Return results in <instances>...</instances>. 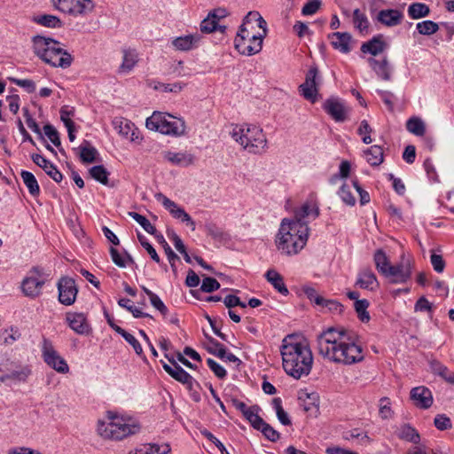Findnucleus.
I'll use <instances>...</instances> for the list:
<instances>
[{"label": "nucleus", "mask_w": 454, "mask_h": 454, "mask_svg": "<svg viewBox=\"0 0 454 454\" xmlns=\"http://www.w3.org/2000/svg\"><path fill=\"white\" fill-rule=\"evenodd\" d=\"M129 215L132 217L137 223H139L147 233L152 235L156 233V228L145 216L137 212H129Z\"/></svg>", "instance_id": "48"}, {"label": "nucleus", "mask_w": 454, "mask_h": 454, "mask_svg": "<svg viewBox=\"0 0 454 454\" xmlns=\"http://www.w3.org/2000/svg\"><path fill=\"white\" fill-rule=\"evenodd\" d=\"M266 35L267 29H264L262 33H259L258 35H253L251 38L247 39V41H243L242 38H235V49L245 56L255 55L262 51L263 38Z\"/></svg>", "instance_id": "14"}, {"label": "nucleus", "mask_w": 454, "mask_h": 454, "mask_svg": "<svg viewBox=\"0 0 454 454\" xmlns=\"http://www.w3.org/2000/svg\"><path fill=\"white\" fill-rule=\"evenodd\" d=\"M145 126L150 130L165 135L182 136L185 131L184 120L157 111L146 119Z\"/></svg>", "instance_id": "6"}, {"label": "nucleus", "mask_w": 454, "mask_h": 454, "mask_svg": "<svg viewBox=\"0 0 454 454\" xmlns=\"http://www.w3.org/2000/svg\"><path fill=\"white\" fill-rule=\"evenodd\" d=\"M256 430L261 431L266 439L273 442H277L280 437V434L264 420Z\"/></svg>", "instance_id": "50"}, {"label": "nucleus", "mask_w": 454, "mask_h": 454, "mask_svg": "<svg viewBox=\"0 0 454 454\" xmlns=\"http://www.w3.org/2000/svg\"><path fill=\"white\" fill-rule=\"evenodd\" d=\"M309 233V226L292 223L290 219L285 218L280 223L275 239L276 247L284 254H297L305 247Z\"/></svg>", "instance_id": "3"}, {"label": "nucleus", "mask_w": 454, "mask_h": 454, "mask_svg": "<svg viewBox=\"0 0 454 454\" xmlns=\"http://www.w3.org/2000/svg\"><path fill=\"white\" fill-rule=\"evenodd\" d=\"M42 357L44 363L57 372L65 374L69 372L67 361L54 348L52 342L46 338L43 339Z\"/></svg>", "instance_id": "8"}, {"label": "nucleus", "mask_w": 454, "mask_h": 454, "mask_svg": "<svg viewBox=\"0 0 454 454\" xmlns=\"http://www.w3.org/2000/svg\"><path fill=\"white\" fill-rule=\"evenodd\" d=\"M80 159L83 163H92L96 160L98 151L95 147L91 146L90 142L84 140L79 147Z\"/></svg>", "instance_id": "38"}, {"label": "nucleus", "mask_w": 454, "mask_h": 454, "mask_svg": "<svg viewBox=\"0 0 454 454\" xmlns=\"http://www.w3.org/2000/svg\"><path fill=\"white\" fill-rule=\"evenodd\" d=\"M318 215L319 207L317 203L313 200H309L294 211V218L291 222L308 226L309 222L315 220Z\"/></svg>", "instance_id": "15"}, {"label": "nucleus", "mask_w": 454, "mask_h": 454, "mask_svg": "<svg viewBox=\"0 0 454 454\" xmlns=\"http://www.w3.org/2000/svg\"><path fill=\"white\" fill-rule=\"evenodd\" d=\"M59 11L73 16L85 15L94 9L91 0H52Z\"/></svg>", "instance_id": "11"}, {"label": "nucleus", "mask_w": 454, "mask_h": 454, "mask_svg": "<svg viewBox=\"0 0 454 454\" xmlns=\"http://www.w3.org/2000/svg\"><path fill=\"white\" fill-rule=\"evenodd\" d=\"M34 20L36 23H38L43 27H46L56 28V27H61L63 26L62 21L57 16L50 15V14H44V15L35 17L34 19Z\"/></svg>", "instance_id": "44"}, {"label": "nucleus", "mask_w": 454, "mask_h": 454, "mask_svg": "<svg viewBox=\"0 0 454 454\" xmlns=\"http://www.w3.org/2000/svg\"><path fill=\"white\" fill-rule=\"evenodd\" d=\"M44 135L51 140V142L57 147L60 146V138L58 130L51 124L43 126Z\"/></svg>", "instance_id": "55"}, {"label": "nucleus", "mask_w": 454, "mask_h": 454, "mask_svg": "<svg viewBox=\"0 0 454 454\" xmlns=\"http://www.w3.org/2000/svg\"><path fill=\"white\" fill-rule=\"evenodd\" d=\"M339 195H340V199L342 200V201L344 203H346L347 205H348V206H354L355 205L356 199L352 195V193L350 192V189H349V187L347 184H343L340 187V189L339 191Z\"/></svg>", "instance_id": "62"}, {"label": "nucleus", "mask_w": 454, "mask_h": 454, "mask_svg": "<svg viewBox=\"0 0 454 454\" xmlns=\"http://www.w3.org/2000/svg\"><path fill=\"white\" fill-rule=\"evenodd\" d=\"M20 176L23 183L28 189L29 193L32 196H37L40 193V187L34 174L27 170H22Z\"/></svg>", "instance_id": "40"}, {"label": "nucleus", "mask_w": 454, "mask_h": 454, "mask_svg": "<svg viewBox=\"0 0 454 454\" xmlns=\"http://www.w3.org/2000/svg\"><path fill=\"white\" fill-rule=\"evenodd\" d=\"M200 27L202 33L209 34L217 30V22L207 14V18L200 22Z\"/></svg>", "instance_id": "61"}, {"label": "nucleus", "mask_w": 454, "mask_h": 454, "mask_svg": "<svg viewBox=\"0 0 454 454\" xmlns=\"http://www.w3.org/2000/svg\"><path fill=\"white\" fill-rule=\"evenodd\" d=\"M185 84L182 82H175L173 84L159 82L158 85L154 87L155 90H160L164 92H174L179 93L184 88Z\"/></svg>", "instance_id": "57"}, {"label": "nucleus", "mask_w": 454, "mask_h": 454, "mask_svg": "<svg viewBox=\"0 0 454 454\" xmlns=\"http://www.w3.org/2000/svg\"><path fill=\"white\" fill-rule=\"evenodd\" d=\"M46 277L43 270L38 267H34L28 276H27L21 284L23 294L30 298H35L42 293V288L45 284Z\"/></svg>", "instance_id": "10"}, {"label": "nucleus", "mask_w": 454, "mask_h": 454, "mask_svg": "<svg viewBox=\"0 0 454 454\" xmlns=\"http://www.w3.org/2000/svg\"><path fill=\"white\" fill-rule=\"evenodd\" d=\"M164 158L174 165L180 167H188L193 164L194 156L188 153L167 152Z\"/></svg>", "instance_id": "29"}, {"label": "nucleus", "mask_w": 454, "mask_h": 454, "mask_svg": "<svg viewBox=\"0 0 454 454\" xmlns=\"http://www.w3.org/2000/svg\"><path fill=\"white\" fill-rule=\"evenodd\" d=\"M166 357L168 359L170 364L161 361L164 371L174 380L185 385L189 389H192L193 382L192 376L184 371L173 357H168V355H166Z\"/></svg>", "instance_id": "17"}, {"label": "nucleus", "mask_w": 454, "mask_h": 454, "mask_svg": "<svg viewBox=\"0 0 454 454\" xmlns=\"http://www.w3.org/2000/svg\"><path fill=\"white\" fill-rule=\"evenodd\" d=\"M354 306L358 318L364 323L369 322L371 318L367 311L369 301L366 299L357 300L355 301Z\"/></svg>", "instance_id": "46"}, {"label": "nucleus", "mask_w": 454, "mask_h": 454, "mask_svg": "<svg viewBox=\"0 0 454 454\" xmlns=\"http://www.w3.org/2000/svg\"><path fill=\"white\" fill-rule=\"evenodd\" d=\"M272 405L276 411V414L279 422L284 426H289L292 424L288 414L285 411L282 407V401L279 397L272 400Z\"/></svg>", "instance_id": "45"}, {"label": "nucleus", "mask_w": 454, "mask_h": 454, "mask_svg": "<svg viewBox=\"0 0 454 454\" xmlns=\"http://www.w3.org/2000/svg\"><path fill=\"white\" fill-rule=\"evenodd\" d=\"M31 374L29 366H21L14 361L9 359L0 362V381L4 382L8 380L26 381Z\"/></svg>", "instance_id": "9"}, {"label": "nucleus", "mask_w": 454, "mask_h": 454, "mask_svg": "<svg viewBox=\"0 0 454 454\" xmlns=\"http://www.w3.org/2000/svg\"><path fill=\"white\" fill-rule=\"evenodd\" d=\"M434 425L438 430L441 431L450 429L452 427L450 419L447 417L445 414L436 415L434 419Z\"/></svg>", "instance_id": "58"}, {"label": "nucleus", "mask_w": 454, "mask_h": 454, "mask_svg": "<svg viewBox=\"0 0 454 454\" xmlns=\"http://www.w3.org/2000/svg\"><path fill=\"white\" fill-rule=\"evenodd\" d=\"M373 260L377 270L384 277L388 272V268H391L393 266L390 264L386 253L381 249H379L375 252Z\"/></svg>", "instance_id": "36"}, {"label": "nucleus", "mask_w": 454, "mask_h": 454, "mask_svg": "<svg viewBox=\"0 0 454 454\" xmlns=\"http://www.w3.org/2000/svg\"><path fill=\"white\" fill-rule=\"evenodd\" d=\"M113 125L118 133L123 137L130 139L131 141H134L137 138V137H135L136 129L134 127V123L128 119L116 117L113 121Z\"/></svg>", "instance_id": "25"}, {"label": "nucleus", "mask_w": 454, "mask_h": 454, "mask_svg": "<svg viewBox=\"0 0 454 454\" xmlns=\"http://www.w3.org/2000/svg\"><path fill=\"white\" fill-rule=\"evenodd\" d=\"M109 419L108 423L99 422L98 426L99 435L106 439L122 440L139 429L137 425L129 424L122 418L110 416Z\"/></svg>", "instance_id": "7"}, {"label": "nucleus", "mask_w": 454, "mask_h": 454, "mask_svg": "<svg viewBox=\"0 0 454 454\" xmlns=\"http://www.w3.org/2000/svg\"><path fill=\"white\" fill-rule=\"evenodd\" d=\"M390 400L387 397H382L380 400V416L383 419H387L392 416V410L390 407Z\"/></svg>", "instance_id": "59"}, {"label": "nucleus", "mask_w": 454, "mask_h": 454, "mask_svg": "<svg viewBox=\"0 0 454 454\" xmlns=\"http://www.w3.org/2000/svg\"><path fill=\"white\" fill-rule=\"evenodd\" d=\"M130 300L127 298H121L118 301V304L131 312L134 317L141 318L150 317L149 314L143 312L140 309L135 307L134 305H130Z\"/></svg>", "instance_id": "52"}, {"label": "nucleus", "mask_w": 454, "mask_h": 454, "mask_svg": "<svg viewBox=\"0 0 454 454\" xmlns=\"http://www.w3.org/2000/svg\"><path fill=\"white\" fill-rule=\"evenodd\" d=\"M266 279L283 295L288 294V289L284 283L283 277L274 270H269L265 274Z\"/></svg>", "instance_id": "33"}, {"label": "nucleus", "mask_w": 454, "mask_h": 454, "mask_svg": "<svg viewBox=\"0 0 454 454\" xmlns=\"http://www.w3.org/2000/svg\"><path fill=\"white\" fill-rule=\"evenodd\" d=\"M317 342L319 354L333 363L350 365L364 358L357 335L344 328H327Z\"/></svg>", "instance_id": "1"}, {"label": "nucleus", "mask_w": 454, "mask_h": 454, "mask_svg": "<svg viewBox=\"0 0 454 454\" xmlns=\"http://www.w3.org/2000/svg\"><path fill=\"white\" fill-rule=\"evenodd\" d=\"M168 451L169 450L160 452V449L158 444H151L148 448L136 450L135 452H130L129 454H168Z\"/></svg>", "instance_id": "64"}, {"label": "nucleus", "mask_w": 454, "mask_h": 454, "mask_svg": "<svg viewBox=\"0 0 454 454\" xmlns=\"http://www.w3.org/2000/svg\"><path fill=\"white\" fill-rule=\"evenodd\" d=\"M32 160L35 164L42 168L44 170V172L56 183H60L62 181L63 175L61 174V172L56 168V166L53 163L45 159L43 155L37 153L33 154Z\"/></svg>", "instance_id": "22"}, {"label": "nucleus", "mask_w": 454, "mask_h": 454, "mask_svg": "<svg viewBox=\"0 0 454 454\" xmlns=\"http://www.w3.org/2000/svg\"><path fill=\"white\" fill-rule=\"evenodd\" d=\"M155 198L158 201H160L164 207L169 211L173 217L186 223L192 231L195 230V222L191 216L184 211V208L177 206L176 202L169 200L164 194L158 192L155 194Z\"/></svg>", "instance_id": "18"}, {"label": "nucleus", "mask_w": 454, "mask_h": 454, "mask_svg": "<svg viewBox=\"0 0 454 454\" xmlns=\"http://www.w3.org/2000/svg\"><path fill=\"white\" fill-rule=\"evenodd\" d=\"M369 63L372 68L381 79L385 81H389L391 79L389 63L386 58L381 61H379L375 59H370Z\"/></svg>", "instance_id": "32"}, {"label": "nucleus", "mask_w": 454, "mask_h": 454, "mask_svg": "<svg viewBox=\"0 0 454 454\" xmlns=\"http://www.w3.org/2000/svg\"><path fill=\"white\" fill-rule=\"evenodd\" d=\"M220 288L219 282L211 277H206L203 278L200 290L205 293H212Z\"/></svg>", "instance_id": "60"}, {"label": "nucleus", "mask_w": 454, "mask_h": 454, "mask_svg": "<svg viewBox=\"0 0 454 454\" xmlns=\"http://www.w3.org/2000/svg\"><path fill=\"white\" fill-rule=\"evenodd\" d=\"M397 436L402 440L415 444L419 443L420 441V435L418 431L409 424H403L399 427Z\"/></svg>", "instance_id": "34"}, {"label": "nucleus", "mask_w": 454, "mask_h": 454, "mask_svg": "<svg viewBox=\"0 0 454 454\" xmlns=\"http://www.w3.org/2000/svg\"><path fill=\"white\" fill-rule=\"evenodd\" d=\"M259 27L264 31L267 29V23L258 12H249L244 18L242 25L239 27L236 38H242L243 41L251 38L254 34V28Z\"/></svg>", "instance_id": "12"}, {"label": "nucleus", "mask_w": 454, "mask_h": 454, "mask_svg": "<svg viewBox=\"0 0 454 454\" xmlns=\"http://www.w3.org/2000/svg\"><path fill=\"white\" fill-rule=\"evenodd\" d=\"M353 22L355 27L360 32H363L368 28L369 21L366 16L360 12L359 9H356L353 13Z\"/></svg>", "instance_id": "53"}, {"label": "nucleus", "mask_w": 454, "mask_h": 454, "mask_svg": "<svg viewBox=\"0 0 454 454\" xmlns=\"http://www.w3.org/2000/svg\"><path fill=\"white\" fill-rule=\"evenodd\" d=\"M416 27L418 32L423 35H431L436 33L439 29V26L437 23L432 20H424L417 23Z\"/></svg>", "instance_id": "49"}, {"label": "nucleus", "mask_w": 454, "mask_h": 454, "mask_svg": "<svg viewBox=\"0 0 454 454\" xmlns=\"http://www.w3.org/2000/svg\"><path fill=\"white\" fill-rule=\"evenodd\" d=\"M260 411L261 408L258 405H252L248 411L243 415L254 429L259 428L260 424L263 421L262 418L259 416Z\"/></svg>", "instance_id": "43"}, {"label": "nucleus", "mask_w": 454, "mask_h": 454, "mask_svg": "<svg viewBox=\"0 0 454 454\" xmlns=\"http://www.w3.org/2000/svg\"><path fill=\"white\" fill-rule=\"evenodd\" d=\"M282 365L289 376L299 380L309 374L313 356L309 344L295 334H289L282 340L280 347Z\"/></svg>", "instance_id": "2"}, {"label": "nucleus", "mask_w": 454, "mask_h": 454, "mask_svg": "<svg viewBox=\"0 0 454 454\" xmlns=\"http://www.w3.org/2000/svg\"><path fill=\"white\" fill-rule=\"evenodd\" d=\"M323 109L337 122H343L347 120L348 108L337 98L326 99Z\"/></svg>", "instance_id": "19"}, {"label": "nucleus", "mask_w": 454, "mask_h": 454, "mask_svg": "<svg viewBox=\"0 0 454 454\" xmlns=\"http://www.w3.org/2000/svg\"><path fill=\"white\" fill-rule=\"evenodd\" d=\"M403 13L396 9L381 10L377 15V20L387 27H394L402 22Z\"/></svg>", "instance_id": "28"}, {"label": "nucleus", "mask_w": 454, "mask_h": 454, "mask_svg": "<svg viewBox=\"0 0 454 454\" xmlns=\"http://www.w3.org/2000/svg\"><path fill=\"white\" fill-rule=\"evenodd\" d=\"M20 335L16 328L5 329L0 333V344L12 345L20 338Z\"/></svg>", "instance_id": "47"}, {"label": "nucleus", "mask_w": 454, "mask_h": 454, "mask_svg": "<svg viewBox=\"0 0 454 454\" xmlns=\"http://www.w3.org/2000/svg\"><path fill=\"white\" fill-rule=\"evenodd\" d=\"M333 47L342 53H348L351 51L349 46L351 35L348 33L334 32L329 35Z\"/></svg>", "instance_id": "27"}, {"label": "nucleus", "mask_w": 454, "mask_h": 454, "mask_svg": "<svg viewBox=\"0 0 454 454\" xmlns=\"http://www.w3.org/2000/svg\"><path fill=\"white\" fill-rule=\"evenodd\" d=\"M230 134L249 153L260 154L267 148L268 141L266 136L262 129L255 125H232Z\"/></svg>", "instance_id": "5"}, {"label": "nucleus", "mask_w": 454, "mask_h": 454, "mask_svg": "<svg viewBox=\"0 0 454 454\" xmlns=\"http://www.w3.org/2000/svg\"><path fill=\"white\" fill-rule=\"evenodd\" d=\"M59 301L60 303L69 306L74 303L78 288L71 278H61L58 283Z\"/></svg>", "instance_id": "16"}, {"label": "nucleus", "mask_w": 454, "mask_h": 454, "mask_svg": "<svg viewBox=\"0 0 454 454\" xmlns=\"http://www.w3.org/2000/svg\"><path fill=\"white\" fill-rule=\"evenodd\" d=\"M318 73L317 66L310 67L306 74L305 82L299 86L301 95L312 103L317 101V85L320 81Z\"/></svg>", "instance_id": "13"}, {"label": "nucleus", "mask_w": 454, "mask_h": 454, "mask_svg": "<svg viewBox=\"0 0 454 454\" xmlns=\"http://www.w3.org/2000/svg\"><path fill=\"white\" fill-rule=\"evenodd\" d=\"M357 132L359 135L363 136V142L364 144L369 145L372 142V139L371 137L372 129L371 128L367 121L364 120L361 121Z\"/></svg>", "instance_id": "56"}, {"label": "nucleus", "mask_w": 454, "mask_h": 454, "mask_svg": "<svg viewBox=\"0 0 454 454\" xmlns=\"http://www.w3.org/2000/svg\"><path fill=\"white\" fill-rule=\"evenodd\" d=\"M117 333H119L120 335H121L124 340L129 344L132 346V348H134L135 352L137 355L138 356H142L143 354V348H142V346L141 344L139 343V341L132 335L130 334L129 333L126 332L124 329L122 328H119V330H117Z\"/></svg>", "instance_id": "51"}, {"label": "nucleus", "mask_w": 454, "mask_h": 454, "mask_svg": "<svg viewBox=\"0 0 454 454\" xmlns=\"http://www.w3.org/2000/svg\"><path fill=\"white\" fill-rule=\"evenodd\" d=\"M411 277V268L409 262L399 263L388 268V272L385 278H389L393 284L406 283Z\"/></svg>", "instance_id": "20"}, {"label": "nucleus", "mask_w": 454, "mask_h": 454, "mask_svg": "<svg viewBox=\"0 0 454 454\" xmlns=\"http://www.w3.org/2000/svg\"><path fill=\"white\" fill-rule=\"evenodd\" d=\"M367 162L373 166H380L384 160L383 149L380 145H372L364 151Z\"/></svg>", "instance_id": "35"}, {"label": "nucleus", "mask_w": 454, "mask_h": 454, "mask_svg": "<svg viewBox=\"0 0 454 454\" xmlns=\"http://www.w3.org/2000/svg\"><path fill=\"white\" fill-rule=\"evenodd\" d=\"M90 175L96 181L99 182L104 185L108 184V176L109 172L103 165L93 166L89 170Z\"/></svg>", "instance_id": "42"}, {"label": "nucleus", "mask_w": 454, "mask_h": 454, "mask_svg": "<svg viewBox=\"0 0 454 454\" xmlns=\"http://www.w3.org/2000/svg\"><path fill=\"white\" fill-rule=\"evenodd\" d=\"M67 320L69 326L78 334H87L90 332V325L82 313H67Z\"/></svg>", "instance_id": "24"}, {"label": "nucleus", "mask_w": 454, "mask_h": 454, "mask_svg": "<svg viewBox=\"0 0 454 454\" xmlns=\"http://www.w3.org/2000/svg\"><path fill=\"white\" fill-rule=\"evenodd\" d=\"M356 285L363 289L373 291L379 287L380 284L373 271L369 269H363L359 271Z\"/></svg>", "instance_id": "23"}, {"label": "nucleus", "mask_w": 454, "mask_h": 454, "mask_svg": "<svg viewBox=\"0 0 454 454\" xmlns=\"http://www.w3.org/2000/svg\"><path fill=\"white\" fill-rule=\"evenodd\" d=\"M411 398L414 401L415 405L420 409H427L433 403L432 393L426 387H413L411 391Z\"/></svg>", "instance_id": "21"}, {"label": "nucleus", "mask_w": 454, "mask_h": 454, "mask_svg": "<svg viewBox=\"0 0 454 454\" xmlns=\"http://www.w3.org/2000/svg\"><path fill=\"white\" fill-rule=\"evenodd\" d=\"M430 369L434 373L444 379L449 383H454V372L436 360L430 362Z\"/></svg>", "instance_id": "39"}, {"label": "nucleus", "mask_w": 454, "mask_h": 454, "mask_svg": "<svg viewBox=\"0 0 454 454\" xmlns=\"http://www.w3.org/2000/svg\"><path fill=\"white\" fill-rule=\"evenodd\" d=\"M122 62L119 67V74L129 73L138 61V57L134 50H123Z\"/></svg>", "instance_id": "31"}, {"label": "nucleus", "mask_w": 454, "mask_h": 454, "mask_svg": "<svg viewBox=\"0 0 454 454\" xmlns=\"http://www.w3.org/2000/svg\"><path fill=\"white\" fill-rule=\"evenodd\" d=\"M137 239L141 244V246L147 251L151 258L157 263L160 262V259L156 252V250L153 248V247L147 241L146 238L141 234L140 232L137 233Z\"/></svg>", "instance_id": "54"}, {"label": "nucleus", "mask_w": 454, "mask_h": 454, "mask_svg": "<svg viewBox=\"0 0 454 454\" xmlns=\"http://www.w3.org/2000/svg\"><path fill=\"white\" fill-rule=\"evenodd\" d=\"M386 47L385 42L382 40V35H379L370 41L364 43L361 46V51L364 53H371L372 56H377L381 53Z\"/></svg>", "instance_id": "30"}, {"label": "nucleus", "mask_w": 454, "mask_h": 454, "mask_svg": "<svg viewBox=\"0 0 454 454\" xmlns=\"http://www.w3.org/2000/svg\"><path fill=\"white\" fill-rule=\"evenodd\" d=\"M201 39L200 35H187L179 36L172 41V45L176 51H186L196 47Z\"/></svg>", "instance_id": "26"}, {"label": "nucleus", "mask_w": 454, "mask_h": 454, "mask_svg": "<svg viewBox=\"0 0 454 454\" xmlns=\"http://www.w3.org/2000/svg\"><path fill=\"white\" fill-rule=\"evenodd\" d=\"M207 364L210 370L215 373V375L219 379L225 378L227 372L226 370L220 365L218 363H216L214 359L208 358L207 360Z\"/></svg>", "instance_id": "63"}, {"label": "nucleus", "mask_w": 454, "mask_h": 454, "mask_svg": "<svg viewBox=\"0 0 454 454\" xmlns=\"http://www.w3.org/2000/svg\"><path fill=\"white\" fill-rule=\"evenodd\" d=\"M406 129L410 133L418 137H422L426 133L425 122L417 116L411 117L406 121Z\"/></svg>", "instance_id": "41"}, {"label": "nucleus", "mask_w": 454, "mask_h": 454, "mask_svg": "<svg viewBox=\"0 0 454 454\" xmlns=\"http://www.w3.org/2000/svg\"><path fill=\"white\" fill-rule=\"evenodd\" d=\"M34 53L43 62L54 67L67 68L74 59L60 47V43L50 37L35 35L32 39Z\"/></svg>", "instance_id": "4"}, {"label": "nucleus", "mask_w": 454, "mask_h": 454, "mask_svg": "<svg viewBox=\"0 0 454 454\" xmlns=\"http://www.w3.org/2000/svg\"><path fill=\"white\" fill-rule=\"evenodd\" d=\"M408 15L412 20H419L429 15L430 8L423 3H412L408 7Z\"/></svg>", "instance_id": "37"}]
</instances>
